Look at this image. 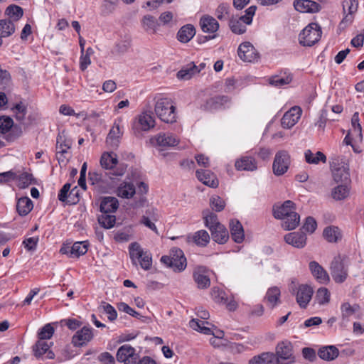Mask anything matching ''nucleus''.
I'll list each match as a JSON object with an SVG mask.
<instances>
[{"label":"nucleus","mask_w":364,"mask_h":364,"mask_svg":"<svg viewBox=\"0 0 364 364\" xmlns=\"http://www.w3.org/2000/svg\"><path fill=\"white\" fill-rule=\"evenodd\" d=\"M156 115L162 122L173 123L176 121V107L169 97H160L156 100L154 106Z\"/></svg>","instance_id":"f257e3e1"},{"label":"nucleus","mask_w":364,"mask_h":364,"mask_svg":"<svg viewBox=\"0 0 364 364\" xmlns=\"http://www.w3.org/2000/svg\"><path fill=\"white\" fill-rule=\"evenodd\" d=\"M117 176L109 173L92 171L89 173V181L100 193H108L115 188Z\"/></svg>","instance_id":"f03ea898"},{"label":"nucleus","mask_w":364,"mask_h":364,"mask_svg":"<svg viewBox=\"0 0 364 364\" xmlns=\"http://www.w3.org/2000/svg\"><path fill=\"white\" fill-rule=\"evenodd\" d=\"M101 166L109 170L111 174L115 176H122L127 171V165L124 163H119L117 154L114 152H105L100 158Z\"/></svg>","instance_id":"7ed1b4c3"},{"label":"nucleus","mask_w":364,"mask_h":364,"mask_svg":"<svg viewBox=\"0 0 364 364\" xmlns=\"http://www.w3.org/2000/svg\"><path fill=\"white\" fill-rule=\"evenodd\" d=\"M321 28L317 23H311L300 33L299 43L303 46H312L321 38Z\"/></svg>","instance_id":"20e7f679"},{"label":"nucleus","mask_w":364,"mask_h":364,"mask_svg":"<svg viewBox=\"0 0 364 364\" xmlns=\"http://www.w3.org/2000/svg\"><path fill=\"white\" fill-rule=\"evenodd\" d=\"M129 251L130 258L134 264H136V260H138L142 269L149 270L151 268L152 264L151 254L144 251L139 243H131L129 247Z\"/></svg>","instance_id":"39448f33"},{"label":"nucleus","mask_w":364,"mask_h":364,"mask_svg":"<svg viewBox=\"0 0 364 364\" xmlns=\"http://www.w3.org/2000/svg\"><path fill=\"white\" fill-rule=\"evenodd\" d=\"M331 167L333 180L336 183H348L350 181L349 166L339 158L333 159Z\"/></svg>","instance_id":"423d86ee"},{"label":"nucleus","mask_w":364,"mask_h":364,"mask_svg":"<svg viewBox=\"0 0 364 364\" xmlns=\"http://www.w3.org/2000/svg\"><path fill=\"white\" fill-rule=\"evenodd\" d=\"M117 360L124 364H139V355L135 348L125 344L119 348L117 352Z\"/></svg>","instance_id":"0eeeda50"},{"label":"nucleus","mask_w":364,"mask_h":364,"mask_svg":"<svg viewBox=\"0 0 364 364\" xmlns=\"http://www.w3.org/2000/svg\"><path fill=\"white\" fill-rule=\"evenodd\" d=\"M290 165V156L286 151H278L274 157L272 169L276 176H282L288 170Z\"/></svg>","instance_id":"6e6552de"},{"label":"nucleus","mask_w":364,"mask_h":364,"mask_svg":"<svg viewBox=\"0 0 364 364\" xmlns=\"http://www.w3.org/2000/svg\"><path fill=\"white\" fill-rule=\"evenodd\" d=\"M122 122V119L121 118L117 119L106 138L107 144L112 149L118 147L120 139L122 136L123 126Z\"/></svg>","instance_id":"1a4fd4ad"},{"label":"nucleus","mask_w":364,"mask_h":364,"mask_svg":"<svg viewBox=\"0 0 364 364\" xmlns=\"http://www.w3.org/2000/svg\"><path fill=\"white\" fill-rule=\"evenodd\" d=\"M237 54L239 58L245 62L255 63L259 58V53L250 42L241 43L238 47Z\"/></svg>","instance_id":"9d476101"},{"label":"nucleus","mask_w":364,"mask_h":364,"mask_svg":"<svg viewBox=\"0 0 364 364\" xmlns=\"http://www.w3.org/2000/svg\"><path fill=\"white\" fill-rule=\"evenodd\" d=\"M331 274L337 283L343 282L348 276V269L341 257H336L331 264Z\"/></svg>","instance_id":"9b49d317"},{"label":"nucleus","mask_w":364,"mask_h":364,"mask_svg":"<svg viewBox=\"0 0 364 364\" xmlns=\"http://www.w3.org/2000/svg\"><path fill=\"white\" fill-rule=\"evenodd\" d=\"M293 346L289 341H282L277 344L276 347L277 358H279V363L280 362L287 360L285 364H289L294 362V356L293 355Z\"/></svg>","instance_id":"f8f14e48"},{"label":"nucleus","mask_w":364,"mask_h":364,"mask_svg":"<svg viewBox=\"0 0 364 364\" xmlns=\"http://www.w3.org/2000/svg\"><path fill=\"white\" fill-rule=\"evenodd\" d=\"M155 126V119L150 109L144 110L136 117L134 128L141 131H149Z\"/></svg>","instance_id":"ddd939ff"},{"label":"nucleus","mask_w":364,"mask_h":364,"mask_svg":"<svg viewBox=\"0 0 364 364\" xmlns=\"http://www.w3.org/2000/svg\"><path fill=\"white\" fill-rule=\"evenodd\" d=\"M302 114V109L294 106L284 113L282 118L281 124L283 128L290 129L293 127L299 121Z\"/></svg>","instance_id":"4468645a"},{"label":"nucleus","mask_w":364,"mask_h":364,"mask_svg":"<svg viewBox=\"0 0 364 364\" xmlns=\"http://www.w3.org/2000/svg\"><path fill=\"white\" fill-rule=\"evenodd\" d=\"M313 289L307 284H301L298 287L296 300L301 308L305 309L312 298Z\"/></svg>","instance_id":"2eb2a0df"},{"label":"nucleus","mask_w":364,"mask_h":364,"mask_svg":"<svg viewBox=\"0 0 364 364\" xmlns=\"http://www.w3.org/2000/svg\"><path fill=\"white\" fill-rule=\"evenodd\" d=\"M294 7L301 13H317L322 8L321 4L311 0H295Z\"/></svg>","instance_id":"dca6fc26"},{"label":"nucleus","mask_w":364,"mask_h":364,"mask_svg":"<svg viewBox=\"0 0 364 364\" xmlns=\"http://www.w3.org/2000/svg\"><path fill=\"white\" fill-rule=\"evenodd\" d=\"M93 338L92 329L88 327H83L77 331L72 338V343L76 347L86 345Z\"/></svg>","instance_id":"f3484780"},{"label":"nucleus","mask_w":364,"mask_h":364,"mask_svg":"<svg viewBox=\"0 0 364 364\" xmlns=\"http://www.w3.org/2000/svg\"><path fill=\"white\" fill-rule=\"evenodd\" d=\"M171 255L172 259V268L175 271L181 272L186 267V258L184 256L183 252L177 247H173L171 250Z\"/></svg>","instance_id":"a211bd4d"},{"label":"nucleus","mask_w":364,"mask_h":364,"mask_svg":"<svg viewBox=\"0 0 364 364\" xmlns=\"http://www.w3.org/2000/svg\"><path fill=\"white\" fill-rule=\"evenodd\" d=\"M197 178L204 185L210 188H216L218 186V180L216 176L209 170H197Z\"/></svg>","instance_id":"6ab92c4d"},{"label":"nucleus","mask_w":364,"mask_h":364,"mask_svg":"<svg viewBox=\"0 0 364 364\" xmlns=\"http://www.w3.org/2000/svg\"><path fill=\"white\" fill-rule=\"evenodd\" d=\"M248 364H279V358L272 352H264L253 356Z\"/></svg>","instance_id":"aec40b11"},{"label":"nucleus","mask_w":364,"mask_h":364,"mask_svg":"<svg viewBox=\"0 0 364 364\" xmlns=\"http://www.w3.org/2000/svg\"><path fill=\"white\" fill-rule=\"evenodd\" d=\"M119 208V201L117 198L105 196L100 198V211L102 213H114Z\"/></svg>","instance_id":"412c9836"},{"label":"nucleus","mask_w":364,"mask_h":364,"mask_svg":"<svg viewBox=\"0 0 364 364\" xmlns=\"http://www.w3.org/2000/svg\"><path fill=\"white\" fill-rule=\"evenodd\" d=\"M309 269L313 276L318 282L326 284L329 282L330 278L327 272L317 262H311L309 263Z\"/></svg>","instance_id":"4be33fe9"},{"label":"nucleus","mask_w":364,"mask_h":364,"mask_svg":"<svg viewBox=\"0 0 364 364\" xmlns=\"http://www.w3.org/2000/svg\"><path fill=\"white\" fill-rule=\"evenodd\" d=\"M284 240L287 243L296 248H303L306 243V237L301 232H290L285 235Z\"/></svg>","instance_id":"5701e85b"},{"label":"nucleus","mask_w":364,"mask_h":364,"mask_svg":"<svg viewBox=\"0 0 364 364\" xmlns=\"http://www.w3.org/2000/svg\"><path fill=\"white\" fill-rule=\"evenodd\" d=\"M33 351L34 355L38 358L43 355H46V358L48 359H53L55 357L54 353L50 350V346L45 341H38L33 346Z\"/></svg>","instance_id":"b1692460"},{"label":"nucleus","mask_w":364,"mask_h":364,"mask_svg":"<svg viewBox=\"0 0 364 364\" xmlns=\"http://www.w3.org/2000/svg\"><path fill=\"white\" fill-rule=\"evenodd\" d=\"M159 218V215L158 213V210L154 208H149L146 211V215H143L141 219V223L144 224L146 227L154 231L155 232H158L157 228L153 223V221H157Z\"/></svg>","instance_id":"393cba45"},{"label":"nucleus","mask_w":364,"mask_h":364,"mask_svg":"<svg viewBox=\"0 0 364 364\" xmlns=\"http://www.w3.org/2000/svg\"><path fill=\"white\" fill-rule=\"evenodd\" d=\"M231 237L236 243H242L245 239L244 229L240 221L232 220L230 223Z\"/></svg>","instance_id":"a878e982"},{"label":"nucleus","mask_w":364,"mask_h":364,"mask_svg":"<svg viewBox=\"0 0 364 364\" xmlns=\"http://www.w3.org/2000/svg\"><path fill=\"white\" fill-rule=\"evenodd\" d=\"M193 279L200 289H206L210 284V278L203 267H198L194 271Z\"/></svg>","instance_id":"bb28decb"},{"label":"nucleus","mask_w":364,"mask_h":364,"mask_svg":"<svg viewBox=\"0 0 364 364\" xmlns=\"http://www.w3.org/2000/svg\"><path fill=\"white\" fill-rule=\"evenodd\" d=\"M235 166L239 171H253L257 168L255 159L251 156L241 157L235 161Z\"/></svg>","instance_id":"cd10ccee"},{"label":"nucleus","mask_w":364,"mask_h":364,"mask_svg":"<svg viewBox=\"0 0 364 364\" xmlns=\"http://www.w3.org/2000/svg\"><path fill=\"white\" fill-rule=\"evenodd\" d=\"M317 354L321 359L326 361H331L338 356L339 350L334 346H326L320 348Z\"/></svg>","instance_id":"c85d7f7f"},{"label":"nucleus","mask_w":364,"mask_h":364,"mask_svg":"<svg viewBox=\"0 0 364 364\" xmlns=\"http://www.w3.org/2000/svg\"><path fill=\"white\" fill-rule=\"evenodd\" d=\"M290 213H296L294 203L291 200H286L281 206L274 208V216L277 219L284 218Z\"/></svg>","instance_id":"c756f323"},{"label":"nucleus","mask_w":364,"mask_h":364,"mask_svg":"<svg viewBox=\"0 0 364 364\" xmlns=\"http://www.w3.org/2000/svg\"><path fill=\"white\" fill-rule=\"evenodd\" d=\"M201 29L205 33H215L219 28V23L215 18L210 16H204L200 20Z\"/></svg>","instance_id":"7c9ffc66"},{"label":"nucleus","mask_w":364,"mask_h":364,"mask_svg":"<svg viewBox=\"0 0 364 364\" xmlns=\"http://www.w3.org/2000/svg\"><path fill=\"white\" fill-rule=\"evenodd\" d=\"M200 71V69H198L194 63H190L177 73V77L179 80H188Z\"/></svg>","instance_id":"2f4dec72"},{"label":"nucleus","mask_w":364,"mask_h":364,"mask_svg":"<svg viewBox=\"0 0 364 364\" xmlns=\"http://www.w3.org/2000/svg\"><path fill=\"white\" fill-rule=\"evenodd\" d=\"M156 144L161 147H171L178 144L179 140L172 134H159L156 138Z\"/></svg>","instance_id":"473e14b6"},{"label":"nucleus","mask_w":364,"mask_h":364,"mask_svg":"<svg viewBox=\"0 0 364 364\" xmlns=\"http://www.w3.org/2000/svg\"><path fill=\"white\" fill-rule=\"evenodd\" d=\"M213 240L218 244H224L229 239V233L223 225H218L211 232Z\"/></svg>","instance_id":"72a5a7b5"},{"label":"nucleus","mask_w":364,"mask_h":364,"mask_svg":"<svg viewBox=\"0 0 364 364\" xmlns=\"http://www.w3.org/2000/svg\"><path fill=\"white\" fill-rule=\"evenodd\" d=\"M196 29L193 26L187 24L180 28L177 33L178 40L183 43L189 42L195 36Z\"/></svg>","instance_id":"f704fd0d"},{"label":"nucleus","mask_w":364,"mask_h":364,"mask_svg":"<svg viewBox=\"0 0 364 364\" xmlns=\"http://www.w3.org/2000/svg\"><path fill=\"white\" fill-rule=\"evenodd\" d=\"M142 28L149 33H155L159 26L156 18L151 15H145L141 21Z\"/></svg>","instance_id":"c9c22d12"},{"label":"nucleus","mask_w":364,"mask_h":364,"mask_svg":"<svg viewBox=\"0 0 364 364\" xmlns=\"http://www.w3.org/2000/svg\"><path fill=\"white\" fill-rule=\"evenodd\" d=\"M283 222L282 228L285 230H291L295 229L299 224L300 217L296 213H290L289 215L281 219Z\"/></svg>","instance_id":"e433bc0d"},{"label":"nucleus","mask_w":364,"mask_h":364,"mask_svg":"<svg viewBox=\"0 0 364 364\" xmlns=\"http://www.w3.org/2000/svg\"><path fill=\"white\" fill-rule=\"evenodd\" d=\"M323 235L329 242H337L341 240V232L338 227L329 226L324 229Z\"/></svg>","instance_id":"4c0bfd02"},{"label":"nucleus","mask_w":364,"mask_h":364,"mask_svg":"<svg viewBox=\"0 0 364 364\" xmlns=\"http://www.w3.org/2000/svg\"><path fill=\"white\" fill-rule=\"evenodd\" d=\"M33 202L28 197H23L18 199L16 204V210L20 215L24 216L30 213L33 209Z\"/></svg>","instance_id":"58836bf2"},{"label":"nucleus","mask_w":364,"mask_h":364,"mask_svg":"<svg viewBox=\"0 0 364 364\" xmlns=\"http://www.w3.org/2000/svg\"><path fill=\"white\" fill-rule=\"evenodd\" d=\"M16 30L14 22L11 19L0 20V36L6 38L11 36Z\"/></svg>","instance_id":"ea45409f"},{"label":"nucleus","mask_w":364,"mask_h":364,"mask_svg":"<svg viewBox=\"0 0 364 364\" xmlns=\"http://www.w3.org/2000/svg\"><path fill=\"white\" fill-rule=\"evenodd\" d=\"M215 16L217 18L221 21H230V18L233 16L231 14L230 6L226 3H221L215 10Z\"/></svg>","instance_id":"a19ab883"},{"label":"nucleus","mask_w":364,"mask_h":364,"mask_svg":"<svg viewBox=\"0 0 364 364\" xmlns=\"http://www.w3.org/2000/svg\"><path fill=\"white\" fill-rule=\"evenodd\" d=\"M280 290L278 287H274L269 288L265 296V299L267 300L268 304L271 306V308H274L276 305H277L280 301Z\"/></svg>","instance_id":"79ce46f5"},{"label":"nucleus","mask_w":364,"mask_h":364,"mask_svg":"<svg viewBox=\"0 0 364 364\" xmlns=\"http://www.w3.org/2000/svg\"><path fill=\"white\" fill-rule=\"evenodd\" d=\"M135 193V187L131 183L123 182L117 188L118 196L124 198H130Z\"/></svg>","instance_id":"37998d69"},{"label":"nucleus","mask_w":364,"mask_h":364,"mask_svg":"<svg viewBox=\"0 0 364 364\" xmlns=\"http://www.w3.org/2000/svg\"><path fill=\"white\" fill-rule=\"evenodd\" d=\"M191 239L196 245L200 247H205L210 242L209 234L204 230L196 232Z\"/></svg>","instance_id":"c03bdc74"},{"label":"nucleus","mask_w":364,"mask_h":364,"mask_svg":"<svg viewBox=\"0 0 364 364\" xmlns=\"http://www.w3.org/2000/svg\"><path fill=\"white\" fill-rule=\"evenodd\" d=\"M230 101L228 96L218 95L209 99L207 101V106L210 109H220Z\"/></svg>","instance_id":"a18cd8bd"},{"label":"nucleus","mask_w":364,"mask_h":364,"mask_svg":"<svg viewBox=\"0 0 364 364\" xmlns=\"http://www.w3.org/2000/svg\"><path fill=\"white\" fill-rule=\"evenodd\" d=\"M88 250L87 241L76 242L70 247L71 257H79L85 255Z\"/></svg>","instance_id":"49530a36"},{"label":"nucleus","mask_w":364,"mask_h":364,"mask_svg":"<svg viewBox=\"0 0 364 364\" xmlns=\"http://www.w3.org/2000/svg\"><path fill=\"white\" fill-rule=\"evenodd\" d=\"M349 188L347 183H342L335 187L331 192V196L336 200L345 199L349 195Z\"/></svg>","instance_id":"de8ad7c7"},{"label":"nucleus","mask_w":364,"mask_h":364,"mask_svg":"<svg viewBox=\"0 0 364 364\" xmlns=\"http://www.w3.org/2000/svg\"><path fill=\"white\" fill-rule=\"evenodd\" d=\"M5 14L14 22L18 21L23 16V9L18 6L10 5L6 8Z\"/></svg>","instance_id":"09e8293b"},{"label":"nucleus","mask_w":364,"mask_h":364,"mask_svg":"<svg viewBox=\"0 0 364 364\" xmlns=\"http://www.w3.org/2000/svg\"><path fill=\"white\" fill-rule=\"evenodd\" d=\"M304 155L306 161L309 164H318L320 161L325 163L326 161V156L321 151L314 154L310 150H307Z\"/></svg>","instance_id":"8fccbe9b"},{"label":"nucleus","mask_w":364,"mask_h":364,"mask_svg":"<svg viewBox=\"0 0 364 364\" xmlns=\"http://www.w3.org/2000/svg\"><path fill=\"white\" fill-rule=\"evenodd\" d=\"M292 80L290 75H275L269 78V84L273 86L280 87L289 84Z\"/></svg>","instance_id":"3c124183"},{"label":"nucleus","mask_w":364,"mask_h":364,"mask_svg":"<svg viewBox=\"0 0 364 364\" xmlns=\"http://www.w3.org/2000/svg\"><path fill=\"white\" fill-rule=\"evenodd\" d=\"M99 223L105 228H112L116 222V217L111 213H102L98 217Z\"/></svg>","instance_id":"603ef678"},{"label":"nucleus","mask_w":364,"mask_h":364,"mask_svg":"<svg viewBox=\"0 0 364 364\" xmlns=\"http://www.w3.org/2000/svg\"><path fill=\"white\" fill-rule=\"evenodd\" d=\"M203 212V218L205 219V224L207 228L211 232L213 229L218 226V225H221V223L218 220V217L215 214L213 213H210L209 211Z\"/></svg>","instance_id":"864d4df0"},{"label":"nucleus","mask_w":364,"mask_h":364,"mask_svg":"<svg viewBox=\"0 0 364 364\" xmlns=\"http://www.w3.org/2000/svg\"><path fill=\"white\" fill-rule=\"evenodd\" d=\"M257 7L256 6H251L245 10V14L240 17H236V20H238L240 23H242L244 25H250L252 22V18L255 14Z\"/></svg>","instance_id":"5fc2aeb1"},{"label":"nucleus","mask_w":364,"mask_h":364,"mask_svg":"<svg viewBox=\"0 0 364 364\" xmlns=\"http://www.w3.org/2000/svg\"><path fill=\"white\" fill-rule=\"evenodd\" d=\"M360 307L357 304L350 305L349 303H343L341 306V315L343 319H348L359 310Z\"/></svg>","instance_id":"6e6d98bb"},{"label":"nucleus","mask_w":364,"mask_h":364,"mask_svg":"<svg viewBox=\"0 0 364 364\" xmlns=\"http://www.w3.org/2000/svg\"><path fill=\"white\" fill-rule=\"evenodd\" d=\"M229 27L231 31L235 34H242L247 30L246 26L242 23H240L238 20H236V17L235 16H232L230 18Z\"/></svg>","instance_id":"4d7b16f0"},{"label":"nucleus","mask_w":364,"mask_h":364,"mask_svg":"<svg viewBox=\"0 0 364 364\" xmlns=\"http://www.w3.org/2000/svg\"><path fill=\"white\" fill-rule=\"evenodd\" d=\"M315 299L321 305L328 304L330 300V292L328 289L321 287L317 290Z\"/></svg>","instance_id":"13d9d810"},{"label":"nucleus","mask_w":364,"mask_h":364,"mask_svg":"<svg viewBox=\"0 0 364 364\" xmlns=\"http://www.w3.org/2000/svg\"><path fill=\"white\" fill-rule=\"evenodd\" d=\"M54 333V328L50 323L46 324L43 328H41L38 333V341H45L46 339H50Z\"/></svg>","instance_id":"bf43d9fd"},{"label":"nucleus","mask_w":364,"mask_h":364,"mask_svg":"<svg viewBox=\"0 0 364 364\" xmlns=\"http://www.w3.org/2000/svg\"><path fill=\"white\" fill-rule=\"evenodd\" d=\"M211 208L217 212H220L225 208V201L218 196H213L210 198Z\"/></svg>","instance_id":"052dcab7"},{"label":"nucleus","mask_w":364,"mask_h":364,"mask_svg":"<svg viewBox=\"0 0 364 364\" xmlns=\"http://www.w3.org/2000/svg\"><path fill=\"white\" fill-rule=\"evenodd\" d=\"M14 126L13 119L9 117H0V133H7Z\"/></svg>","instance_id":"680f3d73"},{"label":"nucleus","mask_w":364,"mask_h":364,"mask_svg":"<svg viewBox=\"0 0 364 364\" xmlns=\"http://www.w3.org/2000/svg\"><path fill=\"white\" fill-rule=\"evenodd\" d=\"M213 299L218 304H223L227 302L226 294L218 288H213L211 291Z\"/></svg>","instance_id":"e2e57ef3"},{"label":"nucleus","mask_w":364,"mask_h":364,"mask_svg":"<svg viewBox=\"0 0 364 364\" xmlns=\"http://www.w3.org/2000/svg\"><path fill=\"white\" fill-rule=\"evenodd\" d=\"M70 141H67L61 135H58L57 137V154H65L70 148Z\"/></svg>","instance_id":"0e129e2a"},{"label":"nucleus","mask_w":364,"mask_h":364,"mask_svg":"<svg viewBox=\"0 0 364 364\" xmlns=\"http://www.w3.org/2000/svg\"><path fill=\"white\" fill-rule=\"evenodd\" d=\"M117 309H119V311L125 312L134 318H140L141 317L139 313L134 310L127 304L124 302H120L117 304Z\"/></svg>","instance_id":"69168bd1"},{"label":"nucleus","mask_w":364,"mask_h":364,"mask_svg":"<svg viewBox=\"0 0 364 364\" xmlns=\"http://www.w3.org/2000/svg\"><path fill=\"white\" fill-rule=\"evenodd\" d=\"M12 109L16 114L17 120L22 121L24 119L26 114V107L22 102L16 104Z\"/></svg>","instance_id":"338daca9"},{"label":"nucleus","mask_w":364,"mask_h":364,"mask_svg":"<svg viewBox=\"0 0 364 364\" xmlns=\"http://www.w3.org/2000/svg\"><path fill=\"white\" fill-rule=\"evenodd\" d=\"M97 360L102 364H115L114 357L109 352H103L99 354Z\"/></svg>","instance_id":"774afa93"}]
</instances>
